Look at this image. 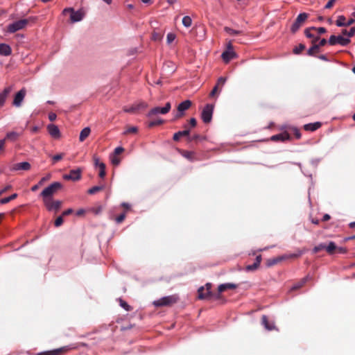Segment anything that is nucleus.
I'll return each mask as SVG.
<instances>
[{"label": "nucleus", "instance_id": "nucleus-1", "mask_svg": "<svg viewBox=\"0 0 355 355\" xmlns=\"http://www.w3.org/2000/svg\"><path fill=\"white\" fill-rule=\"evenodd\" d=\"M37 19L36 17H30L26 19H21L9 24L6 27V31L10 33H14L18 31L24 29L31 23H35Z\"/></svg>", "mask_w": 355, "mask_h": 355}, {"label": "nucleus", "instance_id": "nucleus-2", "mask_svg": "<svg viewBox=\"0 0 355 355\" xmlns=\"http://www.w3.org/2000/svg\"><path fill=\"white\" fill-rule=\"evenodd\" d=\"M212 287V284L211 283H207L205 286H201L198 290V298L200 300L205 299H220V295L219 293H214L211 292V289Z\"/></svg>", "mask_w": 355, "mask_h": 355}, {"label": "nucleus", "instance_id": "nucleus-3", "mask_svg": "<svg viewBox=\"0 0 355 355\" xmlns=\"http://www.w3.org/2000/svg\"><path fill=\"white\" fill-rule=\"evenodd\" d=\"M62 185L61 183L55 182L45 188L41 193L43 201L46 199L53 198L52 196L59 190L62 189Z\"/></svg>", "mask_w": 355, "mask_h": 355}, {"label": "nucleus", "instance_id": "nucleus-4", "mask_svg": "<svg viewBox=\"0 0 355 355\" xmlns=\"http://www.w3.org/2000/svg\"><path fill=\"white\" fill-rule=\"evenodd\" d=\"M63 15H69L70 17V22L75 23L82 20L85 15V12L83 10H79L78 11H75L72 8H64L62 10Z\"/></svg>", "mask_w": 355, "mask_h": 355}, {"label": "nucleus", "instance_id": "nucleus-5", "mask_svg": "<svg viewBox=\"0 0 355 355\" xmlns=\"http://www.w3.org/2000/svg\"><path fill=\"white\" fill-rule=\"evenodd\" d=\"M178 300L179 297L177 295H172L162 297L159 300L155 301L153 304L155 306H171L175 304Z\"/></svg>", "mask_w": 355, "mask_h": 355}, {"label": "nucleus", "instance_id": "nucleus-6", "mask_svg": "<svg viewBox=\"0 0 355 355\" xmlns=\"http://www.w3.org/2000/svg\"><path fill=\"white\" fill-rule=\"evenodd\" d=\"M222 59L225 63L227 64L230 60L237 57L236 52L234 51L232 42H229L227 44V49L222 53Z\"/></svg>", "mask_w": 355, "mask_h": 355}, {"label": "nucleus", "instance_id": "nucleus-7", "mask_svg": "<svg viewBox=\"0 0 355 355\" xmlns=\"http://www.w3.org/2000/svg\"><path fill=\"white\" fill-rule=\"evenodd\" d=\"M171 107V105L169 102H168L165 104L164 107H156L151 109L148 113V116L152 117L157 115L158 114H165L170 111Z\"/></svg>", "mask_w": 355, "mask_h": 355}, {"label": "nucleus", "instance_id": "nucleus-8", "mask_svg": "<svg viewBox=\"0 0 355 355\" xmlns=\"http://www.w3.org/2000/svg\"><path fill=\"white\" fill-rule=\"evenodd\" d=\"M44 206L49 211H58L62 206V201L55 200L53 198L46 199L43 201Z\"/></svg>", "mask_w": 355, "mask_h": 355}, {"label": "nucleus", "instance_id": "nucleus-9", "mask_svg": "<svg viewBox=\"0 0 355 355\" xmlns=\"http://www.w3.org/2000/svg\"><path fill=\"white\" fill-rule=\"evenodd\" d=\"M213 110L214 106L210 104H207L204 107L202 112L201 118L205 123H208L211 121L212 118Z\"/></svg>", "mask_w": 355, "mask_h": 355}, {"label": "nucleus", "instance_id": "nucleus-10", "mask_svg": "<svg viewBox=\"0 0 355 355\" xmlns=\"http://www.w3.org/2000/svg\"><path fill=\"white\" fill-rule=\"evenodd\" d=\"M124 150H125L123 147H117L115 148L114 153L110 157L111 162L114 166H118L120 164L121 161V155L123 154Z\"/></svg>", "mask_w": 355, "mask_h": 355}, {"label": "nucleus", "instance_id": "nucleus-11", "mask_svg": "<svg viewBox=\"0 0 355 355\" xmlns=\"http://www.w3.org/2000/svg\"><path fill=\"white\" fill-rule=\"evenodd\" d=\"M225 81H226V78L220 77L218 79L217 83H216L215 87L213 88V89L210 92L209 97L214 98L216 96H217L220 93V92L221 91L222 87H223V85L225 83Z\"/></svg>", "mask_w": 355, "mask_h": 355}, {"label": "nucleus", "instance_id": "nucleus-12", "mask_svg": "<svg viewBox=\"0 0 355 355\" xmlns=\"http://www.w3.org/2000/svg\"><path fill=\"white\" fill-rule=\"evenodd\" d=\"M70 348L68 346H64L58 349L50 350V351H45L42 352L40 353H37L36 355H64L66 354Z\"/></svg>", "mask_w": 355, "mask_h": 355}, {"label": "nucleus", "instance_id": "nucleus-13", "mask_svg": "<svg viewBox=\"0 0 355 355\" xmlns=\"http://www.w3.org/2000/svg\"><path fill=\"white\" fill-rule=\"evenodd\" d=\"M192 105V102L190 100H186L181 103H180L178 106V114L176 115L175 118L180 119L184 116V111L189 110Z\"/></svg>", "mask_w": 355, "mask_h": 355}, {"label": "nucleus", "instance_id": "nucleus-14", "mask_svg": "<svg viewBox=\"0 0 355 355\" xmlns=\"http://www.w3.org/2000/svg\"><path fill=\"white\" fill-rule=\"evenodd\" d=\"M308 15L306 13H301L300 14L295 23L293 24L291 27V31L293 33H295L298 28L302 25V24L307 19Z\"/></svg>", "mask_w": 355, "mask_h": 355}, {"label": "nucleus", "instance_id": "nucleus-15", "mask_svg": "<svg viewBox=\"0 0 355 355\" xmlns=\"http://www.w3.org/2000/svg\"><path fill=\"white\" fill-rule=\"evenodd\" d=\"M350 42V40L348 38H345L343 36H335L331 35L329 40V43L331 45H335L336 44H339L342 46H346Z\"/></svg>", "mask_w": 355, "mask_h": 355}, {"label": "nucleus", "instance_id": "nucleus-16", "mask_svg": "<svg viewBox=\"0 0 355 355\" xmlns=\"http://www.w3.org/2000/svg\"><path fill=\"white\" fill-rule=\"evenodd\" d=\"M82 170L80 168H77L76 170H71L69 171V174H65L63 175V179L65 180H73L76 181L79 180L81 178Z\"/></svg>", "mask_w": 355, "mask_h": 355}, {"label": "nucleus", "instance_id": "nucleus-17", "mask_svg": "<svg viewBox=\"0 0 355 355\" xmlns=\"http://www.w3.org/2000/svg\"><path fill=\"white\" fill-rule=\"evenodd\" d=\"M26 94V90L23 88L19 90L14 96L12 104L15 106L19 107L21 105Z\"/></svg>", "mask_w": 355, "mask_h": 355}, {"label": "nucleus", "instance_id": "nucleus-18", "mask_svg": "<svg viewBox=\"0 0 355 355\" xmlns=\"http://www.w3.org/2000/svg\"><path fill=\"white\" fill-rule=\"evenodd\" d=\"M49 135L54 139H58L61 137V133L58 127L54 124H49L47 126Z\"/></svg>", "mask_w": 355, "mask_h": 355}, {"label": "nucleus", "instance_id": "nucleus-19", "mask_svg": "<svg viewBox=\"0 0 355 355\" xmlns=\"http://www.w3.org/2000/svg\"><path fill=\"white\" fill-rule=\"evenodd\" d=\"M94 162L95 166L99 168V177L101 178H104L106 175L105 164L103 162H101L100 159L97 157H94Z\"/></svg>", "mask_w": 355, "mask_h": 355}, {"label": "nucleus", "instance_id": "nucleus-20", "mask_svg": "<svg viewBox=\"0 0 355 355\" xmlns=\"http://www.w3.org/2000/svg\"><path fill=\"white\" fill-rule=\"evenodd\" d=\"M12 90V87L9 86L3 89V90L0 92V107H2L4 105L5 102L10 95V92Z\"/></svg>", "mask_w": 355, "mask_h": 355}, {"label": "nucleus", "instance_id": "nucleus-21", "mask_svg": "<svg viewBox=\"0 0 355 355\" xmlns=\"http://www.w3.org/2000/svg\"><path fill=\"white\" fill-rule=\"evenodd\" d=\"M121 207L123 209V212L116 216V220L118 222L123 220L125 218L126 213L132 211L131 205L129 203L124 202L121 205Z\"/></svg>", "mask_w": 355, "mask_h": 355}, {"label": "nucleus", "instance_id": "nucleus-22", "mask_svg": "<svg viewBox=\"0 0 355 355\" xmlns=\"http://www.w3.org/2000/svg\"><path fill=\"white\" fill-rule=\"evenodd\" d=\"M270 139L274 141H284L286 140L291 139V135L288 132L284 131L280 134L273 135L272 137H271Z\"/></svg>", "mask_w": 355, "mask_h": 355}, {"label": "nucleus", "instance_id": "nucleus-23", "mask_svg": "<svg viewBox=\"0 0 355 355\" xmlns=\"http://www.w3.org/2000/svg\"><path fill=\"white\" fill-rule=\"evenodd\" d=\"M321 126H322V123L318 121V122H315V123L305 124L303 126V128L306 131L313 132V131L320 128Z\"/></svg>", "mask_w": 355, "mask_h": 355}, {"label": "nucleus", "instance_id": "nucleus-24", "mask_svg": "<svg viewBox=\"0 0 355 355\" xmlns=\"http://www.w3.org/2000/svg\"><path fill=\"white\" fill-rule=\"evenodd\" d=\"M237 288V285L233 283H226L223 284L218 286V293L220 295L221 293L228 290V289H235Z\"/></svg>", "mask_w": 355, "mask_h": 355}, {"label": "nucleus", "instance_id": "nucleus-25", "mask_svg": "<svg viewBox=\"0 0 355 355\" xmlns=\"http://www.w3.org/2000/svg\"><path fill=\"white\" fill-rule=\"evenodd\" d=\"M12 53L11 47L7 44H0V55L3 56H8Z\"/></svg>", "mask_w": 355, "mask_h": 355}, {"label": "nucleus", "instance_id": "nucleus-26", "mask_svg": "<svg viewBox=\"0 0 355 355\" xmlns=\"http://www.w3.org/2000/svg\"><path fill=\"white\" fill-rule=\"evenodd\" d=\"M31 168V164L27 162L17 163L14 165L13 169L16 171L23 170L28 171Z\"/></svg>", "mask_w": 355, "mask_h": 355}, {"label": "nucleus", "instance_id": "nucleus-27", "mask_svg": "<svg viewBox=\"0 0 355 355\" xmlns=\"http://www.w3.org/2000/svg\"><path fill=\"white\" fill-rule=\"evenodd\" d=\"M308 280V277H305L300 279L299 282H296L293 284V286L291 288L290 291H294L296 290L300 289V288L303 287L305 284L306 283Z\"/></svg>", "mask_w": 355, "mask_h": 355}, {"label": "nucleus", "instance_id": "nucleus-28", "mask_svg": "<svg viewBox=\"0 0 355 355\" xmlns=\"http://www.w3.org/2000/svg\"><path fill=\"white\" fill-rule=\"evenodd\" d=\"M179 153L185 158L193 160L196 159V153L193 151L184 150L178 149Z\"/></svg>", "mask_w": 355, "mask_h": 355}, {"label": "nucleus", "instance_id": "nucleus-29", "mask_svg": "<svg viewBox=\"0 0 355 355\" xmlns=\"http://www.w3.org/2000/svg\"><path fill=\"white\" fill-rule=\"evenodd\" d=\"M90 133L91 129L89 127L83 128L80 133V141H84L89 136Z\"/></svg>", "mask_w": 355, "mask_h": 355}, {"label": "nucleus", "instance_id": "nucleus-30", "mask_svg": "<svg viewBox=\"0 0 355 355\" xmlns=\"http://www.w3.org/2000/svg\"><path fill=\"white\" fill-rule=\"evenodd\" d=\"M261 322H262V324L265 327V328L268 330V331H271V330H273L275 329V326L274 325V324H270L268 320V318L266 315H263L261 318Z\"/></svg>", "mask_w": 355, "mask_h": 355}, {"label": "nucleus", "instance_id": "nucleus-31", "mask_svg": "<svg viewBox=\"0 0 355 355\" xmlns=\"http://www.w3.org/2000/svg\"><path fill=\"white\" fill-rule=\"evenodd\" d=\"M336 249H337V246H336V243L332 241L329 242V243L328 245H327V247H326V251L330 255L335 254Z\"/></svg>", "mask_w": 355, "mask_h": 355}, {"label": "nucleus", "instance_id": "nucleus-32", "mask_svg": "<svg viewBox=\"0 0 355 355\" xmlns=\"http://www.w3.org/2000/svg\"><path fill=\"white\" fill-rule=\"evenodd\" d=\"M190 133L189 130H185L184 131H179L173 135V140L175 141H178L182 137L187 136Z\"/></svg>", "mask_w": 355, "mask_h": 355}, {"label": "nucleus", "instance_id": "nucleus-33", "mask_svg": "<svg viewBox=\"0 0 355 355\" xmlns=\"http://www.w3.org/2000/svg\"><path fill=\"white\" fill-rule=\"evenodd\" d=\"M164 34L156 31H153L151 35V40L154 42H160L163 38Z\"/></svg>", "mask_w": 355, "mask_h": 355}, {"label": "nucleus", "instance_id": "nucleus-34", "mask_svg": "<svg viewBox=\"0 0 355 355\" xmlns=\"http://www.w3.org/2000/svg\"><path fill=\"white\" fill-rule=\"evenodd\" d=\"M19 134L16 132H8L6 137L4 139H6V140H10V141H15L16 140H17V139L19 138Z\"/></svg>", "mask_w": 355, "mask_h": 355}, {"label": "nucleus", "instance_id": "nucleus-35", "mask_svg": "<svg viewBox=\"0 0 355 355\" xmlns=\"http://www.w3.org/2000/svg\"><path fill=\"white\" fill-rule=\"evenodd\" d=\"M135 108H136L137 112H139L141 110H146L148 107V105L147 103H146L144 101H141L137 103H135Z\"/></svg>", "mask_w": 355, "mask_h": 355}, {"label": "nucleus", "instance_id": "nucleus-36", "mask_svg": "<svg viewBox=\"0 0 355 355\" xmlns=\"http://www.w3.org/2000/svg\"><path fill=\"white\" fill-rule=\"evenodd\" d=\"M347 19L343 15H340L338 17L337 20L336 21V24L338 26H346Z\"/></svg>", "mask_w": 355, "mask_h": 355}, {"label": "nucleus", "instance_id": "nucleus-37", "mask_svg": "<svg viewBox=\"0 0 355 355\" xmlns=\"http://www.w3.org/2000/svg\"><path fill=\"white\" fill-rule=\"evenodd\" d=\"M103 189H104V185L95 186V187H93L90 188L87 191V193L90 194V195H92V194H94V193H97L98 191H102Z\"/></svg>", "mask_w": 355, "mask_h": 355}, {"label": "nucleus", "instance_id": "nucleus-38", "mask_svg": "<svg viewBox=\"0 0 355 355\" xmlns=\"http://www.w3.org/2000/svg\"><path fill=\"white\" fill-rule=\"evenodd\" d=\"M314 31L313 28H309L305 30V35L307 37L313 38V42H315V41L318 39V37H315L314 33L312 32Z\"/></svg>", "mask_w": 355, "mask_h": 355}, {"label": "nucleus", "instance_id": "nucleus-39", "mask_svg": "<svg viewBox=\"0 0 355 355\" xmlns=\"http://www.w3.org/2000/svg\"><path fill=\"white\" fill-rule=\"evenodd\" d=\"M118 300L119 302L120 306L123 307L125 311H132V308L126 302H125L121 298H119Z\"/></svg>", "mask_w": 355, "mask_h": 355}, {"label": "nucleus", "instance_id": "nucleus-40", "mask_svg": "<svg viewBox=\"0 0 355 355\" xmlns=\"http://www.w3.org/2000/svg\"><path fill=\"white\" fill-rule=\"evenodd\" d=\"M289 131L291 134H293L296 139H300L301 138V133L300 132V130L297 128H291L289 129Z\"/></svg>", "mask_w": 355, "mask_h": 355}, {"label": "nucleus", "instance_id": "nucleus-41", "mask_svg": "<svg viewBox=\"0 0 355 355\" xmlns=\"http://www.w3.org/2000/svg\"><path fill=\"white\" fill-rule=\"evenodd\" d=\"M182 24L186 27L191 26V24H192V20H191V17H189V16L184 17L183 19H182Z\"/></svg>", "mask_w": 355, "mask_h": 355}, {"label": "nucleus", "instance_id": "nucleus-42", "mask_svg": "<svg viewBox=\"0 0 355 355\" xmlns=\"http://www.w3.org/2000/svg\"><path fill=\"white\" fill-rule=\"evenodd\" d=\"M326 247H327L326 244L320 243L313 248V253H318L321 250H326Z\"/></svg>", "mask_w": 355, "mask_h": 355}, {"label": "nucleus", "instance_id": "nucleus-43", "mask_svg": "<svg viewBox=\"0 0 355 355\" xmlns=\"http://www.w3.org/2000/svg\"><path fill=\"white\" fill-rule=\"evenodd\" d=\"M305 49V46L302 44H300L297 46H295L293 50V52L295 53V54H299L302 51H304Z\"/></svg>", "mask_w": 355, "mask_h": 355}, {"label": "nucleus", "instance_id": "nucleus-44", "mask_svg": "<svg viewBox=\"0 0 355 355\" xmlns=\"http://www.w3.org/2000/svg\"><path fill=\"white\" fill-rule=\"evenodd\" d=\"M342 33L348 37H352L355 33V27L352 28L349 31L343 30Z\"/></svg>", "mask_w": 355, "mask_h": 355}, {"label": "nucleus", "instance_id": "nucleus-45", "mask_svg": "<svg viewBox=\"0 0 355 355\" xmlns=\"http://www.w3.org/2000/svg\"><path fill=\"white\" fill-rule=\"evenodd\" d=\"M225 31L230 34V35H239V34H241V32L239 31H236V30H233L229 27H225Z\"/></svg>", "mask_w": 355, "mask_h": 355}, {"label": "nucleus", "instance_id": "nucleus-46", "mask_svg": "<svg viewBox=\"0 0 355 355\" xmlns=\"http://www.w3.org/2000/svg\"><path fill=\"white\" fill-rule=\"evenodd\" d=\"M176 38V35L173 33H170L167 35L166 40L168 44L172 43Z\"/></svg>", "mask_w": 355, "mask_h": 355}, {"label": "nucleus", "instance_id": "nucleus-47", "mask_svg": "<svg viewBox=\"0 0 355 355\" xmlns=\"http://www.w3.org/2000/svg\"><path fill=\"white\" fill-rule=\"evenodd\" d=\"M138 131L137 128L136 127H128L125 130V134H135Z\"/></svg>", "mask_w": 355, "mask_h": 355}, {"label": "nucleus", "instance_id": "nucleus-48", "mask_svg": "<svg viewBox=\"0 0 355 355\" xmlns=\"http://www.w3.org/2000/svg\"><path fill=\"white\" fill-rule=\"evenodd\" d=\"M318 45L314 44L311 48L309 49L308 53L309 55H314L318 52Z\"/></svg>", "mask_w": 355, "mask_h": 355}, {"label": "nucleus", "instance_id": "nucleus-49", "mask_svg": "<svg viewBox=\"0 0 355 355\" xmlns=\"http://www.w3.org/2000/svg\"><path fill=\"white\" fill-rule=\"evenodd\" d=\"M64 156V153H60V154H57V155H55L52 157V159L53 161V163H55L60 160H61L63 157Z\"/></svg>", "mask_w": 355, "mask_h": 355}, {"label": "nucleus", "instance_id": "nucleus-50", "mask_svg": "<svg viewBox=\"0 0 355 355\" xmlns=\"http://www.w3.org/2000/svg\"><path fill=\"white\" fill-rule=\"evenodd\" d=\"M259 265L257 264V263L254 262L253 264L248 265L246 266V270L248 271L255 270L259 268Z\"/></svg>", "mask_w": 355, "mask_h": 355}, {"label": "nucleus", "instance_id": "nucleus-51", "mask_svg": "<svg viewBox=\"0 0 355 355\" xmlns=\"http://www.w3.org/2000/svg\"><path fill=\"white\" fill-rule=\"evenodd\" d=\"M124 112H129V113H137V111L135 108V104L132 105L131 107H128V108H126L125 107L123 109Z\"/></svg>", "mask_w": 355, "mask_h": 355}, {"label": "nucleus", "instance_id": "nucleus-52", "mask_svg": "<svg viewBox=\"0 0 355 355\" xmlns=\"http://www.w3.org/2000/svg\"><path fill=\"white\" fill-rule=\"evenodd\" d=\"M51 174H47L45 177L42 178L40 182H39V185L40 186H42L44 182H46V181H49L50 179H51Z\"/></svg>", "mask_w": 355, "mask_h": 355}, {"label": "nucleus", "instance_id": "nucleus-53", "mask_svg": "<svg viewBox=\"0 0 355 355\" xmlns=\"http://www.w3.org/2000/svg\"><path fill=\"white\" fill-rule=\"evenodd\" d=\"M5 144L6 139L0 140V155L3 154L4 152Z\"/></svg>", "mask_w": 355, "mask_h": 355}, {"label": "nucleus", "instance_id": "nucleus-54", "mask_svg": "<svg viewBox=\"0 0 355 355\" xmlns=\"http://www.w3.org/2000/svg\"><path fill=\"white\" fill-rule=\"evenodd\" d=\"M303 254V250H298L297 252L296 253H294V254H291L289 257L290 258H297L299 257H300L302 254Z\"/></svg>", "mask_w": 355, "mask_h": 355}, {"label": "nucleus", "instance_id": "nucleus-55", "mask_svg": "<svg viewBox=\"0 0 355 355\" xmlns=\"http://www.w3.org/2000/svg\"><path fill=\"white\" fill-rule=\"evenodd\" d=\"M336 0H329L328 1V3L326 4L325 8H327V9L331 8L334 6V5L336 3Z\"/></svg>", "mask_w": 355, "mask_h": 355}, {"label": "nucleus", "instance_id": "nucleus-56", "mask_svg": "<svg viewBox=\"0 0 355 355\" xmlns=\"http://www.w3.org/2000/svg\"><path fill=\"white\" fill-rule=\"evenodd\" d=\"M347 252V249L343 247H337L336 253L345 254Z\"/></svg>", "mask_w": 355, "mask_h": 355}, {"label": "nucleus", "instance_id": "nucleus-57", "mask_svg": "<svg viewBox=\"0 0 355 355\" xmlns=\"http://www.w3.org/2000/svg\"><path fill=\"white\" fill-rule=\"evenodd\" d=\"M313 30H314V31L318 32V33H319V34H322V33H324L326 32V29L324 28H323V27H320V28H313Z\"/></svg>", "mask_w": 355, "mask_h": 355}, {"label": "nucleus", "instance_id": "nucleus-58", "mask_svg": "<svg viewBox=\"0 0 355 355\" xmlns=\"http://www.w3.org/2000/svg\"><path fill=\"white\" fill-rule=\"evenodd\" d=\"M163 122L164 121L162 120H159L157 121L150 122L149 123V127H153L155 125H162L163 123Z\"/></svg>", "mask_w": 355, "mask_h": 355}, {"label": "nucleus", "instance_id": "nucleus-59", "mask_svg": "<svg viewBox=\"0 0 355 355\" xmlns=\"http://www.w3.org/2000/svg\"><path fill=\"white\" fill-rule=\"evenodd\" d=\"M56 118H57V115H56V114H55V113H54V112H50V113L49 114V120H50L51 121H55V120L56 119Z\"/></svg>", "mask_w": 355, "mask_h": 355}, {"label": "nucleus", "instance_id": "nucleus-60", "mask_svg": "<svg viewBox=\"0 0 355 355\" xmlns=\"http://www.w3.org/2000/svg\"><path fill=\"white\" fill-rule=\"evenodd\" d=\"M11 189H12V186L8 184V185H6L2 190H1L0 192H2V194H3L5 192L10 190Z\"/></svg>", "mask_w": 355, "mask_h": 355}, {"label": "nucleus", "instance_id": "nucleus-61", "mask_svg": "<svg viewBox=\"0 0 355 355\" xmlns=\"http://www.w3.org/2000/svg\"><path fill=\"white\" fill-rule=\"evenodd\" d=\"M189 123L190 125L192 126V127H195L197 124V121L196 120V119L194 118H191L190 120H189Z\"/></svg>", "mask_w": 355, "mask_h": 355}, {"label": "nucleus", "instance_id": "nucleus-62", "mask_svg": "<svg viewBox=\"0 0 355 355\" xmlns=\"http://www.w3.org/2000/svg\"><path fill=\"white\" fill-rule=\"evenodd\" d=\"M355 20L352 18H350L346 21V26H349L354 23Z\"/></svg>", "mask_w": 355, "mask_h": 355}, {"label": "nucleus", "instance_id": "nucleus-63", "mask_svg": "<svg viewBox=\"0 0 355 355\" xmlns=\"http://www.w3.org/2000/svg\"><path fill=\"white\" fill-rule=\"evenodd\" d=\"M10 202V199H9V198H8V197H7V198H2V199H1V200H0V203H1V204H2V205H3V204L8 203V202Z\"/></svg>", "mask_w": 355, "mask_h": 355}, {"label": "nucleus", "instance_id": "nucleus-64", "mask_svg": "<svg viewBox=\"0 0 355 355\" xmlns=\"http://www.w3.org/2000/svg\"><path fill=\"white\" fill-rule=\"evenodd\" d=\"M73 213V209H68L67 210L64 211L63 213H62V216H66V215H69V214H71Z\"/></svg>", "mask_w": 355, "mask_h": 355}]
</instances>
